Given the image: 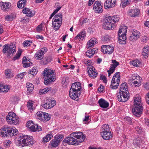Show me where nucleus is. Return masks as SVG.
Masks as SVG:
<instances>
[{"label": "nucleus", "instance_id": "nucleus-1", "mask_svg": "<svg viewBox=\"0 0 149 149\" xmlns=\"http://www.w3.org/2000/svg\"><path fill=\"white\" fill-rule=\"evenodd\" d=\"M35 142L32 136L25 135L21 136L15 141L17 146H22L23 147L25 146H32Z\"/></svg>", "mask_w": 149, "mask_h": 149}, {"label": "nucleus", "instance_id": "nucleus-2", "mask_svg": "<svg viewBox=\"0 0 149 149\" xmlns=\"http://www.w3.org/2000/svg\"><path fill=\"white\" fill-rule=\"evenodd\" d=\"M141 101V99L140 96L136 95L134 100V108L132 109V112L134 115L137 117L140 116L143 110Z\"/></svg>", "mask_w": 149, "mask_h": 149}, {"label": "nucleus", "instance_id": "nucleus-3", "mask_svg": "<svg viewBox=\"0 0 149 149\" xmlns=\"http://www.w3.org/2000/svg\"><path fill=\"white\" fill-rule=\"evenodd\" d=\"M54 71L51 69L45 68L43 72L44 78H45L44 83L47 85L55 80Z\"/></svg>", "mask_w": 149, "mask_h": 149}, {"label": "nucleus", "instance_id": "nucleus-4", "mask_svg": "<svg viewBox=\"0 0 149 149\" xmlns=\"http://www.w3.org/2000/svg\"><path fill=\"white\" fill-rule=\"evenodd\" d=\"M18 130L16 129L9 127L7 125L3 126L1 129V134L3 136H10L11 137L17 135Z\"/></svg>", "mask_w": 149, "mask_h": 149}, {"label": "nucleus", "instance_id": "nucleus-5", "mask_svg": "<svg viewBox=\"0 0 149 149\" xmlns=\"http://www.w3.org/2000/svg\"><path fill=\"white\" fill-rule=\"evenodd\" d=\"M127 27L126 26H121L118 31V39L120 43L125 44L126 42Z\"/></svg>", "mask_w": 149, "mask_h": 149}, {"label": "nucleus", "instance_id": "nucleus-6", "mask_svg": "<svg viewBox=\"0 0 149 149\" xmlns=\"http://www.w3.org/2000/svg\"><path fill=\"white\" fill-rule=\"evenodd\" d=\"M7 122L10 124L16 125L19 121V119L16 115L13 112H9L6 116Z\"/></svg>", "mask_w": 149, "mask_h": 149}, {"label": "nucleus", "instance_id": "nucleus-7", "mask_svg": "<svg viewBox=\"0 0 149 149\" xmlns=\"http://www.w3.org/2000/svg\"><path fill=\"white\" fill-rule=\"evenodd\" d=\"M120 78L119 72H117L115 74L112 79L111 84L110 86L111 89H116L118 88Z\"/></svg>", "mask_w": 149, "mask_h": 149}, {"label": "nucleus", "instance_id": "nucleus-8", "mask_svg": "<svg viewBox=\"0 0 149 149\" xmlns=\"http://www.w3.org/2000/svg\"><path fill=\"white\" fill-rule=\"evenodd\" d=\"M16 49V47L15 45H9L8 44H6L3 46V49L2 51L3 54L7 53L8 55L13 54H14Z\"/></svg>", "mask_w": 149, "mask_h": 149}, {"label": "nucleus", "instance_id": "nucleus-9", "mask_svg": "<svg viewBox=\"0 0 149 149\" xmlns=\"http://www.w3.org/2000/svg\"><path fill=\"white\" fill-rule=\"evenodd\" d=\"M63 144H68L69 145H77L79 144L78 141L73 136H71L65 137L63 141Z\"/></svg>", "mask_w": 149, "mask_h": 149}, {"label": "nucleus", "instance_id": "nucleus-10", "mask_svg": "<svg viewBox=\"0 0 149 149\" xmlns=\"http://www.w3.org/2000/svg\"><path fill=\"white\" fill-rule=\"evenodd\" d=\"M70 135L73 136L74 137L79 139L78 142L80 143L83 142L86 138L85 135L82 132H73L70 134Z\"/></svg>", "mask_w": 149, "mask_h": 149}, {"label": "nucleus", "instance_id": "nucleus-11", "mask_svg": "<svg viewBox=\"0 0 149 149\" xmlns=\"http://www.w3.org/2000/svg\"><path fill=\"white\" fill-rule=\"evenodd\" d=\"M64 137L63 135L62 134L56 136L54 139L51 141L52 146L54 147L57 146L58 143L63 139Z\"/></svg>", "mask_w": 149, "mask_h": 149}, {"label": "nucleus", "instance_id": "nucleus-12", "mask_svg": "<svg viewBox=\"0 0 149 149\" xmlns=\"http://www.w3.org/2000/svg\"><path fill=\"white\" fill-rule=\"evenodd\" d=\"M47 51L46 47H44L38 50L35 54V57L38 60L42 59L44 57V55Z\"/></svg>", "mask_w": 149, "mask_h": 149}, {"label": "nucleus", "instance_id": "nucleus-13", "mask_svg": "<svg viewBox=\"0 0 149 149\" xmlns=\"http://www.w3.org/2000/svg\"><path fill=\"white\" fill-rule=\"evenodd\" d=\"M101 49L103 53L108 54H111L114 51L113 47L109 45H102Z\"/></svg>", "mask_w": 149, "mask_h": 149}, {"label": "nucleus", "instance_id": "nucleus-14", "mask_svg": "<svg viewBox=\"0 0 149 149\" xmlns=\"http://www.w3.org/2000/svg\"><path fill=\"white\" fill-rule=\"evenodd\" d=\"M107 21V19L106 17L104 20L105 22L103 26L104 29L107 30H113L115 27V25L113 24L110 21Z\"/></svg>", "mask_w": 149, "mask_h": 149}, {"label": "nucleus", "instance_id": "nucleus-15", "mask_svg": "<svg viewBox=\"0 0 149 149\" xmlns=\"http://www.w3.org/2000/svg\"><path fill=\"white\" fill-rule=\"evenodd\" d=\"M120 95H118V100L119 102H125L126 101L129 97V94L127 93V91L125 93L120 92Z\"/></svg>", "mask_w": 149, "mask_h": 149}, {"label": "nucleus", "instance_id": "nucleus-16", "mask_svg": "<svg viewBox=\"0 0 149 149\" xmlns=\"http://www.w3.org/2000/svg\"><path fill=\"white\" fill-rule=\"evenodd\" d=\"M116 3V0H107L104 2V6L106 9L114 7Z\"/></svg>", "mask_w": 149, "mask_h": 149}, {"label": "nucleus", "instance_id": "nucleus-17", "mask_svg": "<svg viewBox=\"0 0 149 149\" xmlns=\"http://www.w3.org/2000/svg\"><path fill=\"white\" fill-rule=\"evenodd\" d=\"M102 8L100 2L96 1L95 2L94 4L93 9L96 13H101L102 11Z\"/></svg>", "mask_w": 149, "mask_h": 149}, {"label": "nucleus", "instance_id": "nucleus-18", "mask_svg": "<svg viewBox=\"0 0 149 149\" xmlns=\"http://www.w3.org/2000/svg\"><path fill=\"white\" fill-rule=\"evenodd\" d=\"M56 104V102L55 100L48 101L44 104H42L41 106L45 109H51Z\"/></svg>", "mask_w": 149, "mask_h": 149}, {"label": "nucleus", "instance_id": "nucleus-19", "mask_svg": "<svg viewBox=\"0 0 149 149\" xmlns=\"http://www.w3.org/2000/svg\"><path fill=\"white\" fill-rule=\"evenodd\" d=\"M11 4L9 2L4 3L2 1L0 2V6L5 12H8L10 10Z\"/></svg>", "mask_w": 149, "mask_h": 149}, {"label": "nucleus", "instance_id": "nucleus-20", "mask_svg": "<svg viewBox=\"0 0 149 149\" xmlns=\"http://www.w3.org/2000/svg\"><path fill=\"white\" fill-rule=\"evenodd\" d=\"M143 143L142 139L140 137L135 138L133 140V144L135 147H139Z\"/></svg>", "mask_w": 149, "mask_h": 149}, {"label": "nucleus", "instance_id": "nucleus-21", "mask_svg": "<svg viewBox=\"0 0 149 149\" xmlns=\"http://www.w3.org/2000/svg\"><path fill=\"white\" fill-rule=\"evenodd\" d=\"M94 68H90L88 71L89 76L92 78L94 79L97 77V73L95 71Z\"/></svg>", "mask_w": 149, "mask_h": 149}, {"label": "nucleus", "instance_id": "nucleus-22", "mask_svg": "<svg viewBox=\"0 0 149 149\" xmlns=\"http://www.w3.org/2000/svg\"><path fill=\"white\" fill-rule=\"evenodd\" d=\"M98 102L100 107L103 108H106L108 107L109 105V103L102 98L100 99L99 100Z\"/></svg>", "mask_w": 149, "mask_h": 149}, {"label": "nucleus", "instance_id": "nucleus-23", "mask_svg": "<svg viewBox=\"0 0 149 149\" xmlns=\"http://www.w3.org/2000/svg\"><path fill=\"white\" fill-rule=\"evenodd\" d=\"M81 84L79 82H75L73 84L71 87L70 90L78 92L81 89Z\"/></svg>", "mask_w": 149, "mask_h": 149}, {"label": "nucleus", "instance_id": "nucleus-24", "mask_svg": "<svg viewBox=\"0 0 149 149\" xmlns=\"http://www.w3.org/2000/svg\"><path fill=\"white\" fill-rule=\"evenodd\" d=\"M97 39L95 38H93L88 41L87 43V47L88 49H91L96 44Z\"/></svg>", "mask_w": 149, "mask_h": 149}, {"label": "nucleus", "instance_id": "nucleus-25", "mask_svg": "<svg viewBox=\"0 0 149 149\" xmlns=\"http://www.w3.org/2000/svg\"><path fill=\"white\" fill-rule=\"evenodd\" d=\"M111 131V129L110 128L108 125L104 124L102 125L100 129V134L102 133H105Z\"/></svg>", "mask_w": 149, "mask_h": 149}, {"label": "nucleus", "instance_id": "nucleus-26", "mask_svg": "<svg viewBox=\"0 0 149 149\" xmlns=\"http://www.w3.org/2000/svg\"><path fill=\"white\" fill-rule=\"evenodd\" d=\"M23 13L30 17H32L34 15L35 12L30 10L29 8H24L23 10Z\"/></svg>", "mask_w": 149, "mask_h": 149}, {"label": "nucleus", "instance_id": "nucleus-27", "mask_svg": "<svg viewBox=\"0 0 149 149\" xmlns=\"http://www.w3.org/2000/svg\"><path fill=\"white\" fill-rule=\"evenodd\" d=\"M62 23L61 20L59 21L52 20V24L54 29L56 31L58 30L60 27Z\"/></svg>", "mask_w": 149, "mask_h": 149}, {"label": "nucleus", "instance_id": "nucleus-28", "mask_svg": "<svg viewBox=\"0 0 149 149\" xmlns=\"http://www.w3.org/2000/svg\"><path fill=\"white\" fill-rule=\"evenodd\" d=\"M103 138L106 140H109L111 139L113 136L112 133L111 131L106 132L105 133H102L100 134Z\"/></svg>", "mask_w": 149, "mask_h": 149}, {"label": "nucleus", "instance_id": "nucleus-29", "mask_svg": "<svg viewBox=\"0 0 149 149\" xmlns=\"http://www.w3.org/2000/svg\"><path fill=\"white\" fill-rule=\"evenodd\" d=\"M78 92L72 91V90H70L69 95L70 97L73 99L77 100L78 99Z\"/></svg>", "mask_w": 149, "mask_h": 149}, {"label": "nucleus", "instance_id": "nucleus-30", "mask_svg": "<svg viewBox=\"0 0 149 149\" xmlns=\"http://www.w3.org/2000/svg\"><path fill=\"white\" fill-rule=\"evenodd\" d=\"M107 19V21H110L112 23H115L118 21L119 19V17L117 15H114L112 16H109L106 17Z\"/></svg>", "mask_w": 149, "mask_h": 149}, {"label": "nucleus", "instance_id": "nucleus-31", "mask_svg": "<svg viewBox=\"0 0 149 149\" xmlns=\"http://www.w3.org/2000/svg\"><path fill=\"white\" fill-rule=\"evenodd\" d=\"M139 13V10L137 9H135L130 10L129 12V14L131 17H133L137 16Z\"/></svg>", "mask_w": 149, "mask_h": 149}, {"label": "nucleus", "instance_id": "nucleus-32", "mask_svg": "<svg viewBox=\"0 0 149 149\" xmlns=\"http://www.w3.org/2000/svg\"><path fill=\"white\" fill-rule=\"evenodd\" d=\"M127 86L126 83H123L121 84L120 88V92L125 93L127 91V93L129 94L127 90Z\"/></svg>", "mask_w": 149, "mask_h": 149}, {"label": "nucleus", "instance_id": "nucleus-33", "mask_svg": "<svg viewBox=\"0 0 149 149\" xmlns=\"http://www.w3.org/2000/svg\"><path fill=\"white\" fill-rule=\"evenodd\" d=\"M149 50V47L148 46H146L143 49L142 54L143 57L146 58H147L148 57Z\"/></svg>", "mask_w": 149, "mask_h": 149}, {"label": "nucleus", "instance_id": "nucleus-34", "mask_svg": "<svg viewBox=\"0 0 149 149\" xmlns=\"http://www.w3.org/2000/svg\"><path fill=\"white\" fill-rule=\"evenodd\" d=\"M44 114H45V112L42 111H39L36 113V116L37 118L39 119L40 120L42 121L44 116Z\"/></svg>", "mask_w": 149, "mask_h": 149}, {"label": "nucleus", "instance_id": "nucleus-35", "mask_svg": "<svg viewBox=\"0 0 149 149\" xmlns=\"http://www.w3.org/2000/svg\"><path fill=\"white\" fill-rule=\"evenodd\" d=\"M130 64L135 67H139L141 65L140 61L138 59L130 61Z\"/></svg>", "mask_w": 149, "mask_h": 149}, {"label": "nucleus", "instance_id": "nucleus-36", "mask_svg": "<svg viewBox=\"0 0 149 149\" xmlns=\"http://www.w3.org/2000/svg\"><path fill=\"white\" fill-rule=\"evenodd\" d=\"M112 63L113 64H111L110 68L111 69H113L115 70L116 68L119 65V63L116 60H112Z\"/></svg>", "mask_w": 149, "mask_h": 149}, {"label": "nucleus", "instance_id": "nucleus-37", "mask_svg": "<svg viewBox=\"0 0 149 149\" xmlns=\"http://www.w3.org/2000/svg\"><path fill=\"white\" fill-rule=\"evenodd\" d=\"M86 36V32L84 31H83L80 33L78 34L74 38L75 40L77 39H81L82 38H84Z\"/></svg>", "mask_w": 149, "mask_h": 149}, {"label": "nucleus", "instance_id": "nucleus-38", "mask_svg": "<svg viewBox=\"0 0 149 149\" xmlns=\"http://www.w3.org/2000/svg\"><path fill=\"white\" fill-rule=\"evenodd\" d=\"M33 101H29L27 102V106L28 108V110H29L30 111H32L34 109V107L33 106Z\"/></svg>", "mask_w": 149, "mask_h": 149}, {"label": "nucleus", "instance_id": "nucleus-39", "mask_svg": "<svg viewBox=\"0 0 149 149\" xmlns=\"http://www.w3.org/2000/svg\"><path fill=\"white\" fill-rule=\"evenodd\" d=\"M131 2V0H121L120 6L124 8L126 6L129 5Z\"/></svg>", "mask_w": 149, "mask_h": 149}, {"label": "nucleus", "instance_id": "nucleus-40", "mask_svg": "<svg viewBox=\"0 0 149 149\" xmlns=\"http://www.w3.org/2000/svg\"><path fill=\"white\" fill-rule=\"evenodd\" d=\"M15 17V16L13 14H11L10 15H7L6 16L5 19L7 21H12L14 19Z\"/></svg>", "mask_w": 149, "mask_h": 149}, {"label": "nucleus", "instance_id": "nucleus-41", "mask_svg": "<svg viewBox=\"0 0 149 149\" xmlns=\"http://www.w3.org/2000/svg\"><path fill=\"white\" fill-rule=\"evenodd\" d=\"M26 86L27 88L28 92H30L33 89V85L31 83H27L26 84Z\"/></svg>", "mask_w": 149, "mask_h": 149}, {"label": "nucleus", "instance_id": "nucleus-42", "mask_svg": "<svg viewBox=\"0 0 149 149\" xmlns=\"http://www.w3.org/2000/svg\"><path fill=\"white\" fill-rule=\"evenodd\" d=\"M52 137L53 135L52 134H48L43 138V142L45 143L49 141Z\"/></svg>", "mask_w": 149, "mask_h": 149}, {"label": "nucleus", "instance_id": "nucleus-43", "mask_svg": "<svg viewBox=\"0 0 149 149\" xmlns=\"http://www.w3.org/2000/svg\"><path fill=\"white\" fill-rule=\"evenodd\" d=\"M37 69L36 67H33V68L30 70L28 74L33 76L35 75L38 72V70Z\"/></svg>", "mask_w": 149, "mask_h": 149}, {"label": "nucleus", "instance_id": "nucleus-44", "mask_svg": "<svg viewBox=\"0 0 149 149\" xmlns=\"http://www.w3.org/2000/svg\"><path fill=\"white\" fill-rule=\"evenodd\" d=\"M51 90V88L50 87L45 88L44 89L40 90L39 91V93L40 95L43 94H45Z\"/></svg>", "mask_w": 149, "mask_h": 149}, {"label": "nucleus", "instance_id": "nucleus-45", "mask_svg": "<svg viewBox=\"0 0 149 149\" xmlns=\"http://www.w3.org/2000/svg\"><path fill=\"white\" fill-rule=\"evenodd\" d=\"M62 15L61 13H58L53 18L52 20L59 21L61 20L62 21Z\"/></svg>", "mask_w": 149, "mask_h": 149}, {"label": "nucleus", "instance_id": "nucleus-46", "mask_svg": "<svg viewBox=\"0 0 149 149\" xmlns=\"http://www.w3.org/2000/svg\"><path fill=\"white\" fill-rule=\"evenodd\" d=\"M132 34L137 39L139 38L140 36L139 32L135 30H132Z\"/></svg>", "mask_w": 149, "mask_h": 149}, {"label": "nucleus", "instance_id": "nucleus-47", "mask_svg": "<svg viewBox=\"0 0 149 149\" xmlns=\"http://www.w3.org/2000/svg\"><path fill=\"white\" fill-rule=\"evenodd\" d=\"M50 118L49 115L47 113H45L42 121L46 122L49 120Z\"/></svg>", "mask_w": 149, "mask_h": 149}, {"label": "nucleus", "instance_id": "nucleus-48", "mask_svg": "<svg viewBox=\"0 0 149 149\" xmlns=\"http://www.w3.org/2000/svg\"><path fill=\"white\" fill-rule=\"evenodd\" d=\"M22 52V51L21 50H19L16 55L13 57V60H15L18 59L20 57Z\"/></svg>", "mask_w": 149, "mask_h": 149}, {"label": "nucleus", "instance_id": "nucleus-49", "mask_svg": "<svg viewBox=\"0 0 149 149\" xmlns=\"http://www.w3.org/2000/svg\"><path fill=\"white\" fill-rule=\"evenodd\" d=\"M25 5V4L24 3V2L22 3L21 0H19L18 2L17 6L19 8H22L24 7Z\"/></svg>", "mask_w": 149, "mask_h": 149}, {"label": "nucleus", "instance_id": "nucleus-50", "mask_svg": "<svg viewBox=\"0 0 149 149\" xmlns=\"http://www.w3.org/2000/svg\"><path fill=\"white\" fill-rule=\"evenodd\" d=\"M23 66L25 68H27L29 67L31 65L32 63L30 61H28L27 62H25L23 63Z\"/></svg>", "mask_w": 149, "mask_h": 149}, {"label": "nucleus", "instance_id": "nucleus-51", "mask_svg": "<svg viewBox=\"0 0 149 149\" xmlns=\"http://www.w3.org/2000/svg\"><path fill=\"white\" fill-rule=\"evenodd\" d=\"M31 41L30 40H26L23 43V45L24 47L27 46H29L31 45Z\"/></svg>", "mask_w": 149, "mask_h": 149}, {"label": "nucleus", "instance_id": "nucleus-52", "mask_svg": "<svg viewBox=\"0 0 149 149\" xmlns=\"http://www.w3.org/2000/svg\"><path fill=\"white\" fill-rule=\"evenodd\" d=\"M137 76H139L137 74H134L132 75V77H131L129 81H134L136 79V77H137Z\"/></svg>", "mask_w": 149, "mask_h": 149}, {"label": "nucleus", "instance_id": "nucleus-53", "mask_svg": "<svg viewBox=\"0 0 149 149\" xmlns=\"http://www.w3.org/2000/svg\"><path fill=\"white\" fill-rule=\"evenodd\" d=\"M62 84L63 87L66 88L67 87V85L68 84V82L67 80L66 79H63L62 81Z\"/></svg>", "mask_w": 149, "mask_h": 149}, {"label": "nucleus", "instance_id": "nucleus-54", "mask_svg": "<svg viewBox=\"0 0 149 149\" xmlns=\"http://www.w3.org/2000/svg\"><path fill=\"white\" fill-rule=\"evenodd\" d=\"M135 129L136 132L139 134H141L142 132V128L139 126L136 127Z\"/></svg>", "mask_w": 149, "mask_h": 149}, {"label": "nucleus", "instance_id": "nucleus-55", "mask_svg": "<svg viewBox=\"0 0 149 149\" xmlns=\"http://www.w3.org/2000/svg\"><path fill=\"white\" fill-rule=\"evenodd\" d=\"M86 55L91 58L93 55H92L91 50L87 51L86 52Z\"/></svg>", "mask_w": 149, "mask_h": 149}, {"label": "nucleus", "instance_id": "nucleus-56", "mask_svg": "<svg viewBox=\"0 0 149 149\" xmlns=\"http://www.w3.org/2000/svg\"><path fill=\"white\" fill-rule=\"evenodd\" d=\"M100 79L102 80L104 83H106L107 82V78L105 76L101 75Z\"/></svg>", "mask_w": 149, "mask_h": 149}, {"label": "nucleus", "instance_id": "nucleus-57", "mask_svg": "<svg viewBox=\"0 0 149 149\" xmlns=\"http://www.w3.org/2000/svg\"><path fill=\"white\" fill-rule=\"evenodd\" d=\"M36 125H32L28 128L30 129L31 131L33 132H35L36 131Z\"/></svg>", "mask_w": 149, "mask_h": 149}, {"label": "nucleus", "instance_id": "nucleus-58", "mask_svg": "<svg viewBox=\"0 0 149 149\" xmlns=\"http://www.w3.org/2000/svg\"><path fill=\"white\" fill-rule=\"evenodd\" d=\"M47 60L45 58L43 60L40 61V63L41 65H46L48 63L47 62Z\"/></svg>", "mask_w": 149, "mask_h": 149}, {"label": "nucleus", "instance_id": "nucleus-59", "mask_svg": "<svg viewBox=\"0 0 149 149\" xmlns=\"http://www.w3.org/2000/svg\"><path fill=\"white\" fill-rule=\"evenodd\" d=\"M132 82L135 86L138 87L140 85L141 81H136L134 80Z\"/></svg>", "mask_w": 149, "mask_h": 149}, {"label": "nucleus", "instance_id": "nucleus-60", "mask_svg": "<svg viewBox=\"0 0 149 149\" xmlns=\"http://www.w3.org/2000/svg\"><path fill=\"white\" fill-rule=\"evenodd\" d=\"M3 88L2 89V91H1L2 92H7L8 91L9 88L7 86H4L3 85Z\"/></svg>", "mask_w": 149, "mask_h": 149}, {"label": "nucleus", "instance_id": "nucleus-61", "mask_svg": "<svg viewBox=\"0 0 149 149\" xmlns=\"http://www.w3.org/2000/svg\"><path fill=\"white\" fill-rule=\"evenodd\" d=\"M26 74V73L25 72L18 74L17 76L18 78H20L21 79H22Z\"/></svg>", "mask_w": 149, "mask_h": 149}, {"label": "nucleus", "instance_id": "nucleus-62", "mask_svg": "<svg viewBox=\"0 0 149 149\" xmlns=\"http://www.w3.org/2000/svg\"><path fill=\"white\" fill-rule=\"evenodd\" d=\"M110 38L109 36L107 35L104 37L103 40L105 41H108L110 40Z\"/></svg>", "mask_w": 149, "mask_h": 149}, {"label": "nucleus", "instance_id": "nucleus-63", "mask_svg": "<svg viewBox=\"0 0 149 149\" xmlns=\"http://www.w3.org/2000/svg\"><path fill=\"white\" fill-rule=\"evenodd\" d=\"M141 40L143 42H146L148 41V38L146 36H143L141 38Z\"/></svg>", "mask_w": 149, "mask_h": 149}, {"label": "nucleus", "instance_id": "nucleus-64", "mask_svg": "<svg viewBox=\"0 0 149 149\" xmlns=\"http://www.w3.org/2000/svg\"><path fill=\"white\" fill-rule=\"evenodd\" d=\"M5 73L6 76L8 77H10L11 75V72L9 70H6Z\"/></svg>", "mask_w": 149, "mask_h": 149}]
</instances>
